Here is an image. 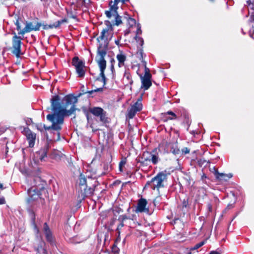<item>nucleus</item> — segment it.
<instances>
[{
	"mask_svg": "<svg viewBox=\"0 0 254 254\" xmlns=\"http://www.w3.org/2000/svg\"><path fill=\"white\" fill-rule=\"evenodd\" d=\"M60 101L61 98L59 95L52 96L51 99V107H48L47 110H51L52 111L48 116L49 119L53 120L56 116L57 117V123L64 124V117L74 114L73 118H75V112L77 110L75 104L78 101V97L73 94H70L65 95L61 103Z\"/></svg>",
	"mask_w": 254,
	"mask_h": 254,
	"instance_id": "obj_1",
	"label": "nucleus"
},
{
	"mask_svg": "<svg viewBox=\"0 0 254 254\" xmlns=\"http://www.w3.org/2000/svg\"><path fill=\"white\" fill-rule=\"evenodd\" d=\"M99 185H100V183L96 177L85 176L83 174L80 173L76 184L78 197L80 201L84 199L87 197L93 195L94 191L97 190Z\"/></svg>",
	"mask_w": 254,
	"mask_h": 254,
	"instance_id": "obj_2",
	"label": "nucleus"
},
{
	"mask_svg": "<svg viewBox=\"0 0 254 254\" xmlns=\"http://www.w3.org/2000/svg\"><path fill=\"white\" fill-rule=\"evenodd\" d=\"M33 186L27 190L28 197L26 199L27 203L32 206L38 200L42 204L45 203V199L41 196L42 193L45 191L46 182L42 180L40 177H35L33 180Z\"/></svg>",
	"mask_w": 254,
	"mask_h": 254,
	"instance_id": "obj_3",
	"label": "nucleus"
},
{
	"mask_svg": "<svg viewBox=\"0 0 254 254\" xmlns=\"http://www.w3.org/2000/svg\"><path fill=\"white\" fill-rule=\"evenodd\" d=\"M104 23L106 27L102 30L100 36L97 38V40L98 42H100V40H104V44L103 45L102 43L99 44L97 47L96 57H101V54H100V52H104L105 57L106 56L109 42L113 35L114 28L111 22L108 20H105Z\"/></svg>",
	"mask_w": 254,
	"mask_h": 254,
	"instance_id": "obj_4",
	"label": "nucleus"
},
{
	"mask_svg": "<svg viewBox=\"0 0 254 254\" xmlns=\"http://www.w3.org/2000/svg\"><path fill=\"white\" fill-rule=\"evenodd\" d=\"M167 179V175L164 172H159L156 176L152 178L150 181L146 182L144 188L150 186L153 190H157L159 191L160 188H162L165 187L163 182L166 181Z\"/></svg>",
	"mask_w": 254,
	"mask_h": 254,
	"instance_id": "obj_5",
	"label": "nucleus"
},
{
	"mask_svg": "<svg viewBox=\"0 0 254 254\" xmlns=\"http://www.w3.org/2000/svg\"><path fill=\"white\" fill-rule=\"evenodd\" d=\"M101 57H96V61L97 62L98 65L100 68V73L99 75L96 78V80L101 81L103 82V87L106 85L107 81V78H106L104 73L105 70L106 68V61L105 59V53L100 52Z\"/></svg>",
	"mask_w": 254,
	"mask_h": 254,
	"instance_id": "obj_6",
	"label": "nucleus"
},
{
	"mask_svg": "<svg viewBox=\"0 0 254 254\" xmlns=\"http://www.w3.org/2000/svg\"><path fill=\"white\" fill-rule=\"evenodd\" d=\"M51 114V113H49L46 117L47 120L52 123V125L50 126H46L45 124H43L42 123L36 125L37 128L40 131H43V128H44L45 130L48 131L51 130L60 131L62 130V126L63 124H58L57 123V117L56 116H54V120H53L49 119L48 116Z\"/></svg>",
	"mask_w": 254,
	"mask_h": 254,
	"instance_id": "obj_7",
	"label": "nucleus"
},
{
	"mask_svg": "<svg viewBox=\"0 0 254 254\" xmlns=\"http://www.w3.org/2000/svg\"><path fill=\"white\" fill-rule=\"evenodd\" d=\"M71 64L75 67L78 77L80 78L84 77L85 74L84 62L80 60L79 58L76 56L72 58Z\"/></svg>",
	"mask_w": 254,
	"mask_h": 254,
	"instance_id": "obj_8",
	"label": "nucleus"
},
{
	"mask_svg": "<svg viewBox=\"0 0 254 254\" xmlns=\"http://www.w3.org/2000/svg\"><path fill=\"white\" fill-rule=\"evenodd\" d=\"M22 39V37L18 36H13L12 38L11 53L15 55L17 58L20 57V55L22 54L21 51Z\"/></svg>",
	"mask_w": 254,
	"mask_h": 254,
	"instance_id": "obj_9",
	"label": "nucleus"
},
{
	"mask_svg": "<svg viewBox=\"0 0 254 254\" xmlns=\"http://www.w3.org/2000/svg\"><path fill=\"white\" fill-rule=\"evenodd\" d=\"M50 147L48 142H46L39 151L36 152L37 157L41 161H46V158L48 157V152Z\"/></svg>",
	"mask_w": 254,
	"mask_h": 254,
	"instance_id": "obj_10",
	"label": "nucleus"
},
{
	"mask_svg": "<svg viewBox=\"0 0 254 254\" xmlns=\"http://www.w3.org/2000/svg\"><path fill=\"white\" fill-rule=\"evenodd\" d=\"M89 237V235L87 234L84 237H81L79 235H76L75 236L70 237L68 233L65 232L64 234V238L66 241L71 244H77L81 242H82L85 240H86Z\"/></svg>",
	"mask_w": 254,
	"mask_h": 254,
	"instance_id": "obj_11",
	"label": "nucleus"
},
{
	"mask_svg": "<svg viewBox=\"0 0 254 254\" xmlns=\"http://www.w3.org/2000/svg\"><path fill=\"white\" fill-rule=\"evenodd\" d=\"M26 26L25 27L20 30L18 31V35H24L26 33L30 32L31 31H38L39 30L40 27L42 26V23L40 22H37L35 26L32 25V22H26Z\"/></svg>",
	"mask_w": 254,
	"mask_h": 254,
	"instance_id": "obj_12",
	"label": "nucleus"
},
{
	"mask_svg": "<svg viewBox=\"0 0 254 254\" xmlns=\"http://www.w3.org/2000/svg\"><path fill=\"white\" fill-rule=\"evenodd\" d=\"M23 132L26 136V138L28 141L29 146L33 147L35 144L36 134L32 132L28 127H24Z\"/></svg>",
	"mask_w": 254,
	"mask_h": 254,
	"instance_id": "obj_13",
	"label": "nucleus"
},
{
	"mask_svg": "<svg viewBox=\"0 0 254 254\" xmlns=\"http://www.w3.org/2000/svg\"><path fill=\"white\" fill-rule=\"evenodd\" d=\"M147 202L145 198H141L138 201L137 207L136 209V212H146L147 214H150L149 210L148 208H146V206Z\"/></svg>",
	"mask_w": 254,
	"mask_h": 254,
	"instance_id": "obj_14",
	"label": "nucleus"
},
{
	"mask_svg": "<svg viewBox=\"0 0 254 254\" xmlns=\"http://www.w3.org/2000/svg\"><path fill=\"white\" fill-rule=\"evenodd\" d=\"M139 76L141 82V88L143 89L144 90H148L152 85L151 80L152 76H144L141 74H140Z\"/></svg>",
	"mask_w": 254,
	"mask_h": 254,
	"instance_id": "obj_15",
	"label": "nucleus"
},
{
	"mask_svg": "<svg viewBox=\"0 0 254 254\" xmlns=\"http://www.w3.org/2000/svg\"><path fill=\"white\" fill-rule=\"evenodd\" d=\"M43 229L46 240L51 244H53L55 242L54 238L53 237L52 231L50 229L47 223H45L44 224Z\"/></svg>",
	"mask_w": 254,
	"mask_h": 254,
	"instance_id": "obj_16",
	"label": "nucleus"
},
{
	"mask_svg": "<svg viewBox=\"0 0 254 254\" xmlns=\"http://www.w3.org/2000/svg\"><path fill=\"white\" fill-rule=\"evenodd\" d=\"M48 156L51 159L55 160L56 161H59L61 160L64 157L65 155L61 151L54 149L49 154Z\"/></svg>",
	"mask_w": 254,
	"mask_h": 254,
	"instance_id": "obj_17",
	"label": "nucleus"
},
{
	"mask_svg": "<svg viewBox=\"0 0 254 254\" xmlns=\"http://www.w3.org/2000/svg\"><path fill=\"white\" fill-rule=\"evenodd\" d=\"M157 148H154L151 152L146 151L143 153V157L148 155L150 157V162L151 161L153 164H156L159 161V157L155 153L157 152Z\"/></svg>",
	"mask_w": 254,
	"mask_h": 254,
	"instance_id": "obj_18",
	"label": "nucleus"
},
{
	"mask_svg": "<svg viewBox=\"0 0 254 254\" xmlns=\"http://www.w3.org/2000/svg\"><path fill=\"white\" fill-rule=\"evenodd\" d=\"M162 120L164 123L168 122L169 120H173L177 118V115L171 111L162 113Z\"/></svg>",
	"mask_w": 254,
	"mask_h": 254,
	"instance_id": "obj_19",
	"label": "nucleus"
},
{
	"mask_svg": "<svg viewBox=\"0 0 254 254\" xmlns=\"http://www.w3.org/2000/svg\"><path fill=\"white\" fill-rule=\"evenodd\" d=\"M123 80L126 86L128 85L131 86L133 83V80L132 79L131 75L129 72L126 71L124 73ZM131 86L130 87V89L131 90Z\"/></svg>",
	"mask_w": 254,
	"mask_h": 254,
	"instance_id": "obj_20",
	"label": "nucleus"
},
{
	"mask_svg": "<svg viewBox=\"0 0 254 254\" xmlns=\"http://www.w3.org/2000/svg\"><path fill=\"white\" fill-rule=\"evenodd\" d=\"M99 121L103 125H107L110 123V119L108 117V114L106 111L104 110L98 115Z\"/></svg>",
	"mask_w": 254,
	"mask_h": 254,
	"instance_id": "obj_21",
	"label": "nucleus"
},
{
	"mask_svg": "<svg viewBox=\"0 0 254 254\" xmlns=\"http://www.w3.org/2000/svg\"><path fill=\"white\" fill-rule=\"evenodd\" d=\"M127 219H131V218L130 216H127L126 214L120 215L119 217L118 220L120 222V224L118 225L117 227V228L116 229L117 231H118L119 232V231H120L122 228L125 225L124 223V221Z\"/></svg>",
	"mask_w": 254,
	"mask_h": 254,
	"instance_id": "obj_22",
	"label": "nucleus"
},
{
	"mask_svg": "<svg viewBox=\"0 0 254 254\" xmlns=\"http://www.w3.org/2000/svg\"><path fill=\"white\" fill-rule=\"evenodd\" d=\"M104 110L100 107H93L89 108V111L95 117H97L98 115Z\"/></svg>",
	"mask_w": 254,
	"mask_h": 254,
	"instance_id": "obj_23",
	"label": "nucleus"
},
{
	"mask_svg": "<svg viewBox=\"0 0 254 254\" xmlns=\"http://www.w3.org/2000/svg\"><path fill=\"white\" fill-rule=\"evenodd\" d=\"M28 212L29 213L30 219H31V224L35 227L36 228V215L33 210L32 209L29 208L28 209Z\"/></svg>",
	"mask_w": 254,
	"mask_h": 254,
	"instance_id": "obj_24",
	"label": "nucleus"
},
{
	"mask_svg": "<svg viewBox=\"0 0 254 254\" xmlns=\"http://www.w3.org/2000/svg\"><path fill=\"white\" fill-rule=\"evenodd\" d=\"M142 97H140L137 101L131 107L136 110V111L139 112L142 109V104L141 103Z\"/></svg>",
	"mask_w": 254,
	"mask_h": 254,
	"instance_id": "obj_25",
	"label": "nucleus"
},
{
	"mask_svg": "<svg viewBox=\"0 0 254 254\" xmlns=\"http://www.w3.org/2000/svg\"><path fill=\"white\" fill-rule=\"evenodd\" d=\"M213 169L215 170L214 175L217 179L220 180L227 181L226 174L224 173H220L218 172V169L215 167H213Z\"/></svg>",
	"mask_w": 254,
	"mask_h": 254,
	"instance_id": "obj_26",
	"label": "nucleus"
},
{
	"mask_svg": "<svg viewBox=\"0 0 254 254\" xmlns=\"http://www.w3.org/2000/svg\"><path fill=\"white\" fill-rule=\"evenodd\" d=\"M170 152L173 154L176 155L181 153V151L179 148L177 143H170Z\"/></svg>",
	"mask_w": 254,
	"mask_h": 254,
	"instance_id": "obj_27",
	"label": "nucleus"
},
{
	"mask_svg": "<svg viewBox=\"0 0 254 254\" xmlns=\"http://www.w3.org/2000/svg\"><path fill=\"white\" fill-rule=\"evenodd\" d=\"M117 59L119 62L118 66L120 67L124 65V63L126 60V56L124 54H120L117 55Z\"/></svg>",
	"mask_w": 254,
	"mask_h": 254,
	"instance_id": "obj_28",
	"label": "nucleus"
},
{
	"mask_svg": "<svg viewBox=\"0 0 254 254\" xmlns=\"http://www.w3.org/2000/svg\"><path fill=\"white\" fill-rule=\"evenodd\" d=\"M124 18L127 20L129 28L132 27L136 25V20L134 18L130 17L127 13H125Z\"/></svg>",
	"mask_w": 254,
	"mask_h": 254,
	"instance_id": "obj_29",
	"label": "nucleus"
},
{
	"mask_svg": "<svg viewBox=\"0 0 254 254\" xmlns=\"http://www.w3.org/2000/svg\"><path fill=\"white\" fill-rule=\"evenodd\" d=\"M115 17V19L113 21V26L114 25L119 26L122 23V17L119 15V13L115 14L113 15Z\"/></svg>",
	"mask_w": 254,
	"mask_h": 254,
	"instance_id": "obj_30",
	"label": "nucleus"
},
{
	"mask_svg": "<svg viewBox=\"0 0 254 254\" xmlns=\"http://www.w3.org/2000/svg\"><path fill=\"white\" fill-rule=\"evenodd\" d=\"M127 117L129 119H132L135 116V114L137 112V111H136V110L133 109L132 107H130V109H128L127 110Z\"/></svg>",
	"mask_w": 254,
	"mask_h": 254,
	"instance_id": "obj_31",
	"label": "nucleus"
},
{
	"mask_svg": "<svg viewBox=\"0 0 254 254\" xmlns=\"http://www.w3.org/2000/svg\"><path fill=\"white\" fill-rule=\"evenodd\" d=\"M109 10H106L105 11V14L108 18L110 19L112 15L114 14V4L113 5L109 6Z\"/></svg>",
	"mask_w": 254,
	"mask_h": 254,
	"instance_id": "obj_32",
	"label": "nucleus"
},
{
	"mask_svg": "<svg viewBox=\"0 0 254 254\" xmlns=\"http://www.w3.org/2000/svg\"><path fill=\"white\" fill-rule=\"evenodd\" d=\"M134 39L135 40L136 42L140 46V47H142L144 44V40L143 38L135 35Z\"/></svg>",
	"mask_w": 254,
	"mask_h": 254,
	"instance_id": "obj_33",
	"label": "nucleus"
},
{
	"mask_svg": "<svg viewBox=\"0 0 254 254\" xmlns=\"http://www.w3.org/2000/svg\"><path fill=\"white\" fill-rule=\"evenodd\" d=\"M16 21L15 22V24L16 26V29L20 31V30H22L21 29V26L20 25L19 21H22V19L20 18L18 16H16Z\"/></svg>",
	"mask_w": 254,
	"mask_h": 254,
	"instance_id": "obj_34",
	"label": "nucleus"
},
{
	"mask_svg": "<svg viewBox=\"0 0 254 254\" xmlns=\"http://www.w3.org/2000/svg\"><path fill=\"white\" fill-rule=\"evenodd\" d=\"M142 159H144V160L142 161L139 160L138 162L140 163V165L141 166H147L148 165L147 162H150V157L148 158H145V157H143V154Z\"/></svg>",
	"mask_w": 254,
	"mask_h": 254,
	"instance_id": "obj_35",
	"label": "nucleus"
},
{
	"mask_svg": "<svg viewBox=\"0 0 254 254\" xmlns=\"http://www.w3.org/2000/svg\"><path fill=\"white\" fill-rule=\"evenodd\" d=\"M112 252L114 254H119L120 249L117 247V244L114 243L112 247Z\"/></svg>",
	"mask_w": 254,
	"mask_h": 254,
	"instance_id": "obj_36",
	"label": "nucleus"
},
{
	"mask_svg": "<svg viewBox=\"0 0 254 254\" xmlns=\"http://www.w3.org/2000/svg\"><path fill=\"white\" fill-rule=\"evenodd\" d=\"M37 251L39 254H47V251L42 246H38Z\"/></svg>",
	"mask_w": 254,
	"mask_h": 254,
	"instance_id": "obj_37",
	"label": "nucleus"
},
{
	"mask_svg": "<svg viewBox=\"0 0 254 254\" xmlns=\"http://www.w3.org/2000/svg\"><path fill=\"white\" fill-rule=\"evenodd\" d=\"M137 54L139 55L138 58L139 60H142V59L143 58V51L142 47H138L137 46Z\"/></svg>",
	"mask_w": 254,
	"mask_h": 254,
	"instance_id": "obj_38",
	"label": "nucleus"
},
{
	"mask_svg": "<svg viewBox=\"0 0 254 254\" xmlns=\"http://www.w3.org/2000/svg\"><path fill=\"white\" fill-rule=\"evenodd\" d=\"M80 91H81V92L79 93L77 95V97H80L81 96L85 94H86L87 93V90H86L85 89V87L84 85H82L81 87H80Z\"/></svg>",
	"mask_w": 254,
	"mask_h": 254,
	"instance_id": "obj_39",
	"label": "nucleus"
},
{
	"mask_svg": "<svg viewBox=\"0 0 254 254\" xmlns=\"http://www.w3.org/2000/svg\"><path fill=\"white\" fill-rule=\"evenodd\" d=\"M206 242V240H204L199 242V243L196 244L195 245V246L194 247L193 249L196 250V249L200 248L201 247H202L203 245H204L205 244Z\"/></svg>",
	"mask_w": 254,
	"mask_h": 254,
	"instance_id": "obj_40",
	"label": "nucleus"
},
{
	"mask_svg": "<svg viewBox=\"0 0 254 254\" xmlns=\"http://www.w3.org/2000/svg\"><path fill=\"white\" fill-rule=\"evenodd\" d=\"M42 26H43V28L44 30H47L49 29H53L54 28V25L53 24H42Z\"/></svg>",
	"mask_w": 254,
	"mask_h": 254,
	"instance_id": "obj_41",
	"label": "nucleus"
},
{
	"mask_svg": "<svg viewBox=\"0 0 254 254\" xmlns=\"http://www.w3.org/2000/svg\"><path fill=\"white\" fill-rule=\"evenodd\" d=\"M126 163V158H125L119 163V170L121 172H123V166Z\"/></svg>",
	"mask_w": 254,
	"mask_h": 254,
	"instance_id": "obj_42",
	"label": "nucleus"
},
{
	"mask_svg": "<svg viewBox=\"0 0 254 254\" xmlns=\"http://www.w3.org/2000/svg\"><path fill=\"white\" fill-rule=\"evenodd\" d=\"M82 109V111L84 112L87 119L88 120H89V113H90V112L89 111V109L88 110H87V109L85 107H83Z\"/></svg>",
	"mask_w": 254,
	"mask_h": 254,
	"instance_id": "obj_43",
	"label": "nucleus"
},
{
	"mask_svg": "<svg viewBox=\"0 0 254 254\" xmlns=\"http://www.w3.org/2000/svg\"><path fill=\"white\" fill-rule=\"evenodd\" d=\"M144 76H152V75L150 73V70L147 66L144 67Z\"/></svg>",
	"mask_w": 254,
	"mask_h": 254,
	"instance_id": "obj_44",
	"label": "nucleus"
},
{
	"mask_svg": "<svg viewBox=\"0 0 254 254\" xmlns=\"http://www.w3.org/2000/svg\"><path fill=\"white\" fill-rule=\"evenodd\" d=\"M190 149L188 147H184L182 149L181 153L182 155H185L190 153Z\"/></svg>",
	"mask_w": 254,
	"mask_h": 254,
	"instance_id": "obj_45",
	"label": "nucleus"
},
{
	"mask_svg": "<svg viewBox=\"0 0 254 254\" xmlns=\"http://www.w3.org/2000/svg\"><path fill=\"white\" fill-rule=\"evenodd\" d=\"M142 31L141 29V25L139 23H137V30L136 31V35L138 36L139 34H141Z\"/></svg>",
	"mask_w": 254,
	"mask_h": 254,
	"instance_id": "obj_46",
	"label": "nucleus"
},
{
	"mask_svg": "<svg viewBox=\"0 0 254 254\" xmlns=\"http://www.w3.org/2000/svg\"><path fill=\"white\" fill-rule=\"evenodd\" d=\"M67 15L69 18L77 19L76 15L74 14L72 11H67Z\"/></svg>",
	"mask_w": 254,
	"mask_h": 254,
	"instance_id": "obj_47",
	"label": "nucleus"
},
{
	"mask_svg": "<svg viewBox=\"0 0 254 254\" xmlns=\"http://www.w3.org/2000/svg\"><path fill=\"white\" fill-rule=\"evenodd\" d=\"M189 206V201L188 199H184L183 202H182V207L183 208H187Z\"/></svg>",
	"mask_w": 254,
	"mask_h": 254,
	"instance_id": "obj_48",
	"label": "nucleus"
},
{
	"mask_svg": "<svg viewBox=\"0 0 254 254\" xmlns=\"http://www.w3.org/2000/svg\"><path fill=\"white\" fill-rule=\"evenodd\" d=\"M113 211L114 212V213H117L118 214H119L121 212H123V210L120 207H117V208H115L114 209H113Z\"/></svg>",
	"mask_w": 254,
	"mask_h": 254,
	"instance_id": "obj_49",
	"label": "nucleus"
},
{
	"mask_svg": "<svg viewBox=\"0 0 254 254\" xmlns=\"http://www.w3.org/2000/svg\"><path fill=\"white\" fill-rule=\"evenodd\" d=\"M250 22H254V14H252L250 16V18L249 20ZM252 28L253 29V34H254V26H252Z\"/></svg>",
	"mask_w": 254,
	"mask_h": 254,
	"instance_id": "obj_50",
	"label": "nucleus"
},
{
	"mask_svg": "<svg viewBox=\"0 0 254 254\" xmlns=\"http://www.w3.org/2000/svg\"><path fill=\"white\" fill-rule=\"evenodd\" d=\"M110 168H111V166L107 163L104 164V170L105 171H109Z\"/></svg>",
	"mask_w": 254,
	"mask_h": 254,
	"instance_id": "obj_51",
	"label": "nucleus"
},
{
	"mask_svg": "<svg viewBox=\"0 0 254 254\" xmlns=\"http://www.w3.org/2000/svg\"><path fill=\"white\" fill-rule=\"evenodd\" d=\"M207 177L206 176V174L204 173H203V174L201 175V180L204 183L207 184V182L205 181L206 179H207Z\"/></svg>",
	"mask_w": 254,
	"mask_h": 254,
	"instance_id": "obj_52",
	"label": "nucleus"
},
{
	"mask_svg": "<svg viewBox=\"0 0 254 254\" xmlns=\"http://www.w3.org/2000/svg\"><path fill=\"white\" fill-rule=\"evenodd\" d=\"M95 92L94 91V90H87V93L86 94H88V98H90V97H93L94 96L92 95V94L93 93H94Z\"/></svg>",
	"mask_w": 254,
	"mask_h": 254,
	"instance_id": "obj_53",
	"label": "nucleus"
},
{
	"mask_svg": "<svg viewBox=\"0 0 254 254\" xmlns=\"http://www.w3.org/2000/svg\"><path fill=\"white\" fill-rule=\"evenodd\" d=\"M118 236L117 238L116 239L114 243L118 244L119 242L121 241V237H120V231H119V232L117 231Z\"/></svg>",
	"mask_w": 254,
	"mask_h": 254,
	"instance_id": "obj_54",
	"label": "nucleus"
},
{
	"mask_svg": "<svg viewBox=\"0 0 254 254\" xmlns=\"http://www.w3.org/2000/svg\"><path fill=\"white\" fill-rule=\"evenodd\" d=\"M53 24L54 25V28H57L60 27L61 25L60 22H59V20L56 21V22H55Z\"/></svg>",
	"mask_w": 254,
	"mask_h": 254,
	"instance_id": "obj_55",
	"label": "nucleus"
},
{
	"mask_svg": "<svg viewBox=\"0 0 254 254\" xmlns=\"http://www.w3.org/2000/svg\"><path fill=\"white\" fill-rule=\"evenodd\" d=\"M118 9L119 6H118V5H115V4H114V14L118 13Z\"/></svg>",
	"mask_w": 254,
	"mask_h": 254,
	"instance_id": "obj_56",
	"label": "nucleus"
},
{
	"mask_svg": "<svg viewBox=\"0 0 254 254\" xmlns=\"http://www.w3.org/2000/svg\"><path fill=\"white\" fill-rule=\"evenodd\" d=\"M207 209L209 212H212V205L210 203H208L207 204Z\"/></svg>",
	"mask_w": 254,
	"mask_h": 254,
	"instance_id": "obj_57",
	"label": "nucleus"
},
{
	"mask_svg": "<svg viewBox=\"0 0 254 254\" xmlns=\"http://www.w3.org/2000/svg\"><path fill=\"white\" fill-rule=\"evenodd\" d=\"M6 203L5 198L3 196L0 197V204H4Z\"/></svg>",
	"mask_w": 254,
	"mask_h": 254,
	"instance_id": "obj_58",
	"label": "nucleus"
},
{
	"mask_svg": "<svg viewBox=\"0 0 254 254\" xmlns=\"http://www.w3.org/2000/svg\"><path fill=\"white\" fill-rule=\"evenodd\" d=\"M116 218H113L111 221H110V226L111 227H112V226L115 224L116 221Z\"/></svg>",
	"mask_w": 254,
	"mask_h": 254,
	"instance_id": "obj_59",
	"label": "nucleus"
},
{
	"mask_svg": "<svg viewBox=\"0 0 254 254\" xmlns=\"http://www.w3.org/2000/svg\"><path fill=\"white\" fill-rule=\"evenodd\" d=\"M110 69L112 72V74H114V72H115V70L114 68V65L113 64H111Z\"/></svg>",
	"mask_w": 254,
	"mask_h": 254,
	"instance_id": "obj_60",
	"label": "nucleus"
},
{
	"mask_svg": "<svg viewBox=\"0 0 254 254\" xmlns=\"http://www.w3.org/2000/svg\"><path fill=\"white\" fill-rule=\"evenodd\" d=\"M108 238H109V233H108V232H106L104 235V243L108 239Z\"/></svg>",
	"mask_w": 254,
	"mask_h": 254,
	"instance_id": "obj_61",
	"label": "nucleus"
},
{
	"mask_svg": "<svg viewBox=\"0 0 254 254\" xmlns=\"http://www.w3.org/2000/svg\"><path fill=\"white\" fill-rule=\"evenodd\" d=\"M103 90V87H100V88H97L95 89L94 90V91L95 92H102Z\"/></svg>",
	"mask_w": 254,
	"mask_h": 254,
	"instance_id": "obj_62",
	"label": "nucleus"
},
{
	"mask_svg": "<svg viewBox=\"0 0 254 254\" xmlns=\"http://www.w3.org/2000/svg\"><path fill=\"white\" fill-rule=\"evenodd\" d=\"M209 254H221V253L217 251H212L210 252Z\"/></svg>",
	"mask_w": 254,
	"mask_h": 254,
	"instance_id": "obj_63",
	"label": "nucleus"
},
{
	"mask_svg": "<svg viewBox=\"0 0 254 254\" xmlns=\"http://www.w3.org/2000/svg\"><path fill=\"white\" fill-rule=\"evenodd\" d=\"M32 120L31 118H28L26 121V123L27 125H29L31 123H32Z\"/></svg>",
	"mask_w": 254,
	"mask_h": 254,
	"instance_id": "obj_64",
	"label": "nucleus"
}]
</instances>
